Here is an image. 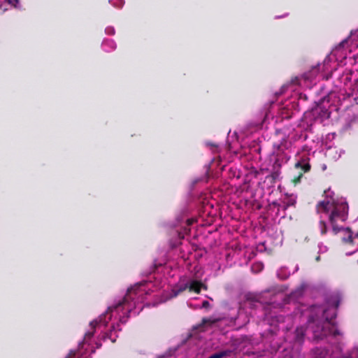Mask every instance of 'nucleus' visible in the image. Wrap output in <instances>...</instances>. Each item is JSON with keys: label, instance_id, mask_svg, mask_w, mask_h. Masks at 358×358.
Returning a JSON list of instances; mask_svg holds the SVG:
<instances>
[{"label": "nucleus", "instance_id": "obj_1", "mask_svg": "<svg viewBox=\"0 0 358 358\" xmlns=\"http://www.w3.org/2000/svg\"><path fill=\"white\" fill-rule=\"evenodd\" d=\"M341 300L339 295L332 297L329 301V306L322 310V318L310 317L308 328L312 331L314 340H322L330 334L334 336L340 334L339 331L335 329L334 324L329 322V317L326 315L331 310V318H335L337 315L336 310L339 306Z\"/></svg>", "mask_w": 358, "mask_h": 358}, {"label": "nucleus", "instance_id": "obj_2", "mask_svg": "<svg viewBox=\"0 0 358 358\" xmlns=\"http://www.w3.org/2000/svg\"><path fill=\"white\" fill-rule=\"evenodd\" d=\"M325 199L319 201L316 205V212L318 214H329V222L332 227V231L335 234L343 229V227H339L338 222H344L348 220L349 207L345 201H336L329 191H324Z\"/></svg>", "mask_w": 358, "mask_h": 358}, {"label": "nucleus", "instance_id": "obj_3", "mask_svg": "<svg viewBox=\"0 0 358 358\" xmlns=\"http://www.w3.org/2000/svg\"><path fill=\"white\" fill-rule=\"evenodd\" d=\"M294 166L296 169H300L297 175L294 176L291 180L294 185H296L301 182L303 174L310 170L311 166L308 162H306L305 159L297 162Z\"/></svg>", "mask_w": 358, "mask_h": 358}, {"label": "nucleus", "instance_id": "obj_4", "mask_svg": "<svg viewBox=\"0 0 358 358\" xmlns=\"http://www.w3.org/2000/svg\"><path fill=\"white\" fill-rule=\"evenodd\" d=\"M136 289L137 288H135V287H131V288L128 289L127 293L125 295V296L123 298V299L122 301H120L118 303H117L115 306L109 307L108 308V311L112 312L113 310H116L117 308H119L120 306H124L126 305H129V299H133V298L131 296V294L132 292L136 293Z\"/></svg>", "mask_w": 358, "mask_h": 358}, {"label": "nucleus", "instance_id": "obj_5", "mask_svg": "<svg viewBox=\"0 0 358 358\" xmlns=\"http://www.w3.org/2000/svg\"><path fill=\"white\" fill-rule=\"evenodd\" d=\"M313 114L315 118L328 119L330 117V112L323 106H317L313 109Z\"/></svg>", "mask_w": 358, "mask_h": 358}, {"label": "nucleus", "instance_id": "obj_6", "mask_svg": "<svg viewBox=\"0 0 358 358\" xmlns=\"http://www.w3.org/2000/svg\"><path fill=\"white\" fill-rule=\"evenodd\" d=\"M202 288L207 289V286L199 280H194L188 283V289L189 292L199 294Z\"/></svg>", "mask_w": 358, "mask_h": 358}, {"label": "nucleus", "instance_id": "obj_7", "mask_svg": "<svg viewBox=\"0 0 358 358\" xmlns=\"http://www.w3.org/2000/svg\"><path fill=\"white\" fill-rule=\"evenodd\" d=\"M281 164L279 159H275L273 164V169L270 177L272 178V181L275 182L279 178L280 175Z\"/></svg>", "mask_w": 358, "mask_h": 358}, {"label": "nucleus", "instance_id": "obj_8", "mask_svg": "<svg viewBox=\"0 0 358 358\" xmlns=\"http://www.w3.org/2000/svg\"><path fill=\"white\" fill-rule=\"evenodd\" d=\"M219 321L218 319H213V318H206L204 317L202 319L201 323L198 324L197 326L194 327V329H199L200 331H203L204 329H203L204 325H212L213 324H215Z\"/></svg>", "mask_w": 358, "mask_h": 358}, {"label": "nucleus", "instance_id": "obj_9", "mask_svg": "<svg viewBox=\"0 0 358 358\" xmlns=\"http://www.w3.org/2000/svg\"><path fill=\"white\" fill-rule=\"evenodd\" d=\"M294 334L295 341L299 343H301L305 335V329L303 327H297L294 331Z\"/></svg>", "mask_w": 358, "mask_h": 358}, {"label": "nucleus", "instance_id": "obj_10", "mask_svg": "<svg viewBox=\"0 0 358 358\" xmlns=\"http://www.w3.org/2000/svg\"><path fill=\"white\" fill-rule=\"evenodd\" d=\"M187 289H188V283L176 286L172 289L171 297H176Z\"/></svg>", "mask_w": 358, "mask_h": 358}, {"label": "nucleus", "instance_id": "obj_11", "mask_svg": "<svg viewBox=\"0 0 358 358\" xmlns=\"http://www.w3.org/2000/svg\"><path fill=\"white\" fill-rule=\"evenodd\" d=\"M233 353L232 350H225L215 352L208 358H224L230 356Z\"/></svg>", "mask_w": 358, "mask_h": 358}, {"label": "nucleus", "instance_id": "obj_12", "mask_svg": "<svg viewBox=\"0 0 358 358\" xmlns=\"http://www.w3.org/2000/svg\"><path fill=\"white\" fill-rule=\"evenodd\" d=\"M343 230H345V231H347L348 233V236L347 238H343V241L345 243H348L350 245H355V243L354 241V237L352 236V229L350 228V227H347L345 229L343 228Z\"/></svg>", "mask_w": 358, "mask_h": 358}, {"label": "nucleus", "instance_id": "obj_13", "mask_svg": "<svg viewBox=\"0 0 358 358\" xmlns=\"http://www.w3.org/2000/svg\"><path fill=\"white\" fill-rule=\"evenodd\" d=\"M319 229L320 230V234L322 235H324L327 232V225L324 220H320L319 222Z\"/></svg>", "mask_w": 358, "mask_h": 358}, {"label": "nucleus", "instance_id": "obj_14", "mask_svg": "<svg viewBox=\"0 0 358 358\" xmlns=\"http://www.w3.org/2000/svg\"><path fill=\"white\" fill-rule=\"evenodd\" d=\"M115 331V327H113L112 329L110 330V332L107 334V337L111 340L113 343H114L116 340V337H113V332Z\"/></svg>", "mask_w": 358, "mask_h": 358}, {"label": "nucleus", "instance_id": "obj_15", "mask_svg": "<svg viewBox=\"0 0 358 358\" xmlns=\"http://www.w3.org/2000/svg\"><path fill=\"white\" fill-rule=\"evenodd\" d=\"M77 352V350H71L66 358H76Z\"/></svg>", "mask_w": 358, "mask_h": 358}, {"label": "nucleus", "instance_id": "obj_16", "mask_svg": "<svg viewBox=\"0 0 358 358\" xmlns=\"http://www.w3.org/2000/svg\"><path fill=\"white\" fill-rule=\"evenodd\" d=\"M6 1L10 4L11 6L16 7L17 4L19 3V0H6Z\"/></svg>", "mask_w": 358, "mask_h": 358}, {"label": "nucleus", "instance_id": "obj_17", "mask_svg": "<svg viewBox=\"0 0 358 358\" xmlns=\"http://www.w3.org/2000/svg\"><path fill=\"white\" fill-rule=\"evenodd\" d=\"M94 331L86 333L85 335V339H90L94 336Z\"/></svg>", "mask_w": 358, "mask_h": 358}, {"label": "nucleus", "instance_id": "obj_18", "mask_svg": "<svg viewBox=\"0 0 358 358\" xmlns=\"http://www.w3.org/2000/svg\"><path fill=\"white\" fill-rule=\"evenodd\" d=\"M90 324L92 329H93V331H94V329L96 328V325L98 324V322L96 320H94V321H92Z\"/></svg>", "mask_w": 358, "mask_h": 358}, {"label": "nucleus", "instance_id": "obj_19", "mask_svg": "<svg viewBox=\"0 0 358 358\" xmlns=\"http://www.w3.org/2000/svg\"><path fill=\"white\" fill-rule=\"evenodd\" d=\"M209 306H210V303L208 301L205 300L203 301V303H202L203 308H207Z\"/></svg>", "mask_w": 358, "mask_h": 358}, {"label": "nucleus", "instance_id": "obj_20", "mask_svg": "<svg viewBox=\"0 0 358 358\" xmlns=\"http://www.w3.org/2000/svg\"><path fill=\"white\" fill-rule=\"evenodd\" d=\"M285 357L283 358H292V356L290 355V352L287 351V350H285Z\"/></svg>", "mask_w": 358, "mask_h": 358}, {"label": "nucleus", "instance_id": "obj_21", "mask_svg": "<svg viewBox=\"0 0 358 358\" xmlns=\"http://www.w3.org/2000/svg\"><path fill=\"white\" fill-rule=\"evenodd\" d=\"M327 315V316L329 317V322L333 323V322H332V320H333L334 318H331V310H330V311H329V312L327 313V315Z\"/></svg>", "mask_w": 358, "mask_h": 358}, {"label": "nucleus", "instance_id": "obj_22", "mask_svg": "<svg viewBox=\"0 0 358 358\" xmlns=\"http://www.w3.org/2000/svg\"><path fill=\"white\" fill-rule=\"evenodd\" d=\"M291 205H294V203H288L285 204L283 206V210H286L289 208V206H291Z\"/></svg>", "mask_w": 358, "mask_h": 358}, {"label": "nucleus", "instance_id": "obj_23", "mask_svg": "<svg viewBox=\"0 0 358 358\" xmlns=\"http://www.w3.org/2000/svg\"><path fill=\"white\" fill-rule=\"evenodd\" d=\"M127 310H128V314L131 312V309L130 308V306H128Z\"/></svg>", "mask_w": 358, "mask_h": 358}, {"label": "nucleus", "instance_id": "obj_24", "mask_svg": "<svg viewBox=\"0 0 358 358\" xmlns=\"http://www.w3.org/2000/svg\"><path fill=\"white\" fill-rule=\"evenodd\" d=\"M354 238H355V239H356V238H357V239H358V232H357V233H356V234H355V236H354Z\"/></svg>", "mask_w": 358, "mask_h": 358}, {"label": "nucleus", "instance_id": "obj_25", "mask_svg": "<svg viewBox=\"0 0 358 358\" xmlns=\"http://www.w3.org/2000/svg\"><path fill=\"white\" fill-rule=\"evenodd\" d=\"M120 322H125L126 320H124V318L122 317V318L120 319Z\"/></svg>", "mask_w": 358, "mask_h": 358}, {"label": "nucleus", "instance_id": "obj_26", "mask_svg": "<svg viewBox=\"0 0 358 358\" xmlns=\"http://www.w3.org/2000/svg\"><path fill=\"white\" fill-rule=\"evenodd\" d=\"M320 256H317V257H316V261H317V262H318V261H320Z\"/></svg>", "mask_w": 358, "mask_h": 358}, {"label": "nucleus", "instance_id": "obj_27", "mask_svg": "<svg viewBox=\"0 0 358 358\" xmlns=\"http://www.w3.org/2000/svg\"><path fill=\"white\" fill-rule=\"evenodd\" d=\"M343 358H352L350 356H344Z\"/></svg>", "mask_w": 358, "mask_h": 358}]
</instances>
